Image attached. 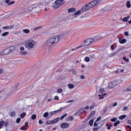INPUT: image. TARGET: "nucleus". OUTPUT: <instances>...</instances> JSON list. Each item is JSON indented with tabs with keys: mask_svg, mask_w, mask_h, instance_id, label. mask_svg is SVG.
Here are the masks:
<instances>
[{
	"mask_svg": "<svg viewBox=\"0 0 131 131\" xmlns=\"http://www.w3.org/2000/svg\"><path fill=\"white\" fill-rule=\"evenodd\" d=\"M96 106V104L95 102H93L92 103V105L90 107V109L91 110L95 106Z\"/></svg>",
	"mask_w": 131,
	"mask_h": 131,
	"instance_id": "nucleus-19",
	"label": "nucleus"
},
{
	"mask_svg": "<svg viewBox=\"0 0 131 131\" xmlns=\"http://www.w3.org/2000/svg\"><path fill=\"white\" fill-rule=\"evenodd\" d=\"M85 111L84 110V108H82L76 112L77 114L82 113L83 112H85Z\"/></svg>",
	"mask_w": 131,
	"mask_h": 131,
	"instance_id": "nucleus-10",
	"label": "nucleus"
},
{
	"mask_svg": "<svg viewBox=\"0 0 131 131\" xmlns=\"http://www.w3.org/2000/svg\"><path fill=\"white\" fill-rule=\"evenodd\" d=\"M100 126H97L96 128H94L93 129V131H97L100 129Z\"/></svg>",
	"mask_w": 131,
	"mask_h": 131,
	"instance_id": "nucleus-29",
	"label": "nucleus"
},
{
	"mask_svg": "<svg viewBox=\"0 0 131 131\" xmlns=\"http://www.w3.org/2000/svg\"><path fill=\"white\" fill-rule=\"evenodd\" d=\"M48 115V112H46L44 113L43 115V116L44 117H47Z\"/></svg>",
	"mask_w": 131,
	"mask_h": 131,
	"instance_id": "nucleus-39",
	"label": "nucleus"
},
{
	"mask_svg": "<svg viewBox=\"0 0 131 131\" xmlns=\"http://www.w3.org/2000/svg\"><path fill=\"white\" fill-rule=\"evenodd\" d=\"M68 12L69 13L73 12L76 10V9L75 8H69L67 9Z\"/></svg>",
	"mask_w": 131,
	"mask_h": 131,
	"instance_id": "nucleus-11",
	"label": "nucleus"
},
{
	"mask_svg": "<svg viewBox=\"0 0 131 131\" xmlns=\"http://www.w3.org/2000/svg\"><path fill=\"white\" fill-rule=\"evenodd\" d=\"M90 45L92 44L93 42V39H90Z\"/></svg>",
	"mask_w": 131,
	"mask_h": 131,
	"instance_id": "nucleus-55",
	"label": "nucleus"
},
{
	"mask_svg": "<svg viewBox=\"0 0 131 131\" xmlns=\"http://www.w3.org/2000/svg\"><path fill=\"white\" fill-rule=\"evenodd\" d=\"M23 31L26 34H28L29 32L30 31L28 29H25L23 30Z\"/></svg>",
	"mask_w": 131,
	"mask_h": 131,
	"instance_id": "nucleus-24",
	"label": "nucleus"
},
{
	"mask_svg": "<svg viewBox=\"0 0 131 131\" xmlns=\"http://www.w3.org/2000/svg\"><path fill=\"white\" fill-rule=\"evenodd\" d=\"M8 26L9 27V29H11L14 27V26L13 25H11Z\"/></svg>",
	"mask_w": 131,
	"mask_h": 131,
	"instance_id": "nucleus-64",
	"label": "nucleus"
},
{
	"mask_svg": "<svg viewBox=\"0 0 131 131\" xmlns=\"http://www.w3.org/2000/svg\"><path fill=\"white\" fill-rule=\"evenodd\" d=\"M57 92L58 93H60L62 92V90L61 89H59L57 90Z\"/></svg>",
	"mask_w": 131,
	"mask_h": 131,
	"instance_id": "nucleus-42",
	"label": "nucleus"
},
{
	"mask_svg": "<svg viewBox=\"0 0 131 131\" xmlns=\"http://www.w3.org/2000/svg\"><path fill=\"white\" fill-rule=\"evenodd\" d=\"M126 6L127 7L129 8L131 7L130 2L129 1H128L126 3Z\"/></svg>",
	"mask_w": 131,
	"mask_h": 131,
	"instance_id": "nucleus-23",
	"label": "nucleus"
},
{
	"mask_svg": "<svg viewBox=\"0 0 131 131\" xmlns=\"http://www.w3.org/2000/svg\"><path fill=\"white\" fill-rule=\"evenodd\" d=\"M93 122H94L93 119H91L90 121L89 124L90 126H92V125H93Z\"/></svg>",
	"mask_w": 131,
	"mask_h": 131,
	"instance_id": "nucleus-30",
	"label": "nucleus"
},
{
	"mask_svg": "<svg viewBox=\"0 0 131 131\" xmlns=\"http://www.w3.org/2000/svg\"><path fill=\"white\" fill-rule=\"evenodd\" d=\"M25 113L23 112L20 114V117L21 118H23L26 115Z\"/></svg>",
	"mask_w": 131,
	"mask_h": 131,
	"instance_id": "nucleus-21",
	"label": "nucleus"
},
{
	"mask_svg": "<svg viewBox=\"0 0 131 131\" xmlns=\"http://www.w3.org/2000/svg\"><path fill=\"white\" fill-rule=\"evenodd\" d=\"M122 48L119 49L117 51H116L115 52L113 53L112 54H113V56L115 55L118 52H119L120 51L122 50Z\"/></svg>",
	"mask_w": 131,
	"mask_h": 131,
	"instance_id": "nucleus-17",
	"label": "nucleus"
},
{
	"mask_svg": "<svg viewBox=\"0 0 131 131\" xmlns=\"http://www.w3.org/2000/svg\"><path fill=\"white\" fill-rule=\"evenodd\" d=\"M25 127L24 126H23L20 128V129L21 130H25Z\"/></svg>",
	"mask_w": 131,
	"mask_h": 131,
	"instance_id": "nucleus-60",
	"label": "nucleus"
},
{
	"mask_svg": "<svg viewBox=\"0 0 131 131\" xmlns=\"http://www.w3.org/2000/svg\"><path fill=\"white\" fill-rule=\"evenodd\" d=\"M102 0H95L90 2L92 8L95 6L99 5L101 1Z\"/></svg>",
	"mask_w": 131,
	"mask_h": 131,
	"instance_id": "nucleus-3",
	"label": "nucleus"
},
{
	"mask_svg": "<svg viewBox=\"0 0 131 131\" xmlns=\"http://www.w3.org/2000/svg\"><path fill=\"white\" fill-rule=\"evenodd\" d=\"M64 0H57L55 2V3H57L59 6H61L64 4L65 2H63Z\"/></svg>",
	"mask_w": 131,
	"mask_h": 131,
	"instance_id": "nucleus-6",
	"label": "nucleus"
},
{
	"mask_svg": "<svg viewBox=\"0 0 131 131\" xmlns=\"http://www.w3.org/2000/svg\"><path fill=\"white\" fill-rule=\"evenodd\" d=\"M120 123V121H118L114 123V126L115 127L117 125L119 124Z\"/></svg>",
	"mask_w": 131,
	"mask_h": 131,
	"instance_id": "nucleus-28",
	"label": "nucleus"
},
{
	"mask_svg": "<svg viewBox=\"0 0 131 131\" xmlns=\"http://www.w3.org/2000/svg\"><path fill=\"white\" fill-rule=\"evenodd\" d=\"M4 124V121H1L0 122V129L3 127Z\"/></svg>",
	"mask_w": 131,
	"mask_h": 131,
	"instance_id": "nucleus-18",
	"label": "nucleus"
},
{
	"mask_svg": "<svg viewBox=\"0 0 131 131\" xmlns=\"http://www.w3.org/2000/svg\"><path fill=\"white\" fill-rule=\"evenodd\" d=\"M117 120V119L116 118L114 117L111 119V121L112 122H114L116 121Z\"/></svg>",
	"mask_w": 131,
	"mask_h": 131,
	"instance_id": "nucleus-38",
	"label": "nucleus"
},
{
	"mask_svg": "<svg viewBox=\"0 0 131 131\" xmlns=\"http://www.w3.org/2000/svg\"><path fill=\"white\" fill-rule=\"evenodd\" d=\"M101 116H99V117L97 118V119L96 120V121H99L101 119Z\"/></svg>",
	"mask_w": 131,
	"mask_h": 131,
	"instance_id": "nucleus-58",
	"label": "nucleus"
},
{
	"mask_svg": "<svg viewBox=\"0 0 131 131\" xmlns=\"http://www.w3.org/2000/svg\"><path fill=\"white\" fill-rule=\"evenodd\" d=\"M90 45L92 44L93 42V39H90Z\"/></svg>",
	"mask_w": 131,
	"mask_h": 131,
	"instance_id": "nucleus-54",
	"label": "nucleus"
},
{
	"mask_svg": "<svg viewBox=\"0 0 131 131\" xmlns=\"http://www.w3.org/2000/svg\"><path fill=\"white\" fill-rule=\"evenodd\" d=\"M15 46H12L2 49L0 51V56L6 55L11 53L15 50Z\"/></svg>",
	"mask_w": 131,
	"mask_h": 131,
	"instance_id": "nucleus-2",
	"label": "nucleus"
},
{
	"mask_svg": "<svg viewBox=\"0 0 131 131\" xmlns=\"http://www.w3.org/2000/svg\"><path fill=\"white\" fill-rule=\"evenodd\" d=\"M9 32H6L4 33L3 34H2V36H5L9 34Z\"/></svg>",
	"mask_w": 131,
	"mask_h": 131,
	"instance_id": "nucleus-35",
	"label": "nucleus"
},
{
	"mask_svg": "<svg viewBox=\"0 0 131 131\" xmlns=\"http://www.w3.org/2000/svg\"><path fill=\"white\" fill-rule=\"evenodd\" d=\"M124 34L126 36H128L129 35L128 32L127 31H126L124 32Z\"/></svg>",
	"mask_w": 131,
	"mask_h": 131,
	"instance_id": "nucleus-52",
	"label": "nucleus"
},
{
	"mask_svg": "<svg viewBox=\"0 0 131 131\" xmlns=\"http://www.w3.org/2000/svg\"><path fill=\"white\" fill-rule=\"evenodd\" d=\"M29 41L30 42H31L32 43H34V44H35V42L33 40H30Z\"/></svg>",
	"mask_w": 131,
	"mask_h": 131,
	"instance_id": "nucleus-51",
	"label": "nucleus"
},
{
	"mask_svg": "<svg viewBox=\"0 0 131 131\" xmlns=\"http://www.w3.org/2000/svg\"><path fill=\"white\" fill-rule=\"evenodd\" d=\"M34 46V43L29 42L28 43V45H26V48H28L29 50H30V48H33Z\"/></svg>",
	"mask_w": 131,
	"mask_h": 131,
	"instance_id": "nucleus-8",
	"label": "nucleus"
},
{
	"mask_svg": "<svg viewBox=\"0 0 131 131\" xmlns=\"http://www.w3.org/2000/svg\"><path fill=\"white\" fill-rule=\"evenodd\" d=\"M119 41L121 43L123 44L125 43L127 41V40L125 39H123V40H121V39H119Z\"/></svg>",
	"mask_w": 131,
	"mask_h": 131,
	"instance_id": "nucleus-12",
	"label": "nucleus"
},
{
	"mask_svg": "<svg viewBox=\"0 0 131 131\" xmlns=\"http://www.w3.org/2000/svg\"><path fill=\"white\" fill-rule=\"evenodd\" d=\"M126 90L128 91H131V85L128 86Z\"/></svg>",
	"mask_w": 131,
	"mask_h": 131,
	"instance_id": "nucleus-37",
	"label": "nucleus"
},
{
	"mask_svg": "<svg viewBox=\"0 0 131 131\" xmlns=\"http://www.w3.org/2000/svg\"><path fill=\"white\" fill-rule=\"evenodd\" d=\"M81 12V10H78L76 11V12L74 13V15L76 16L80 14Z\"/></svg>",
	"mask_w": 131,
	"mask_h": 131,
	"instance_id": "nucleus-22",
	"label": "nucleus"
},
{
	"mask_svg": "<svg viewBox=\"0 0 131 131\" xmlns=\"http://www.w3.org/2000/svg\"><path fill=\"white\" fill-rule=\"evenodd\" d=\"M117 85L115 81L111 82L108 85V88L111 89Z\"/></svg>",
	"mask_w": 131,
	"mask_h": 131,
	"instance_id": "nucleus-5",
	"label": "nucleus"
},
{
	"mask_svg": "<svg viewBox=\"0 0 131 131\" xmlns=\"http://www.w3.org/2000/svg\"><path fill=\"white\" fill-rule=\"evenodd\" d=\"M69 125V124L68 123H63L61 125L60 127L62 128H65L68 127Z\"/></svg>",
	"mask_w": 131,
	"mask_h": 131,
	"instance_id": "nucleus-9",
	"label": "nucleus"
},
{
	"mask_svg": "<svg viewBox=\"0 0 131 131\" xmlns=\"http://www.w3.org/2000/svg\"><path fill=\"white\" fill-rule=\"evenodd\" d=\"M15 115V113L14 112H12L11 113L10 115L12 116H14Z\"/></svg>",
	"mask_w": 131,
	"mask_h": 131,
	"instance_id": "nucleus-40",
	"label": "nucleus"
},
{
	"mask_svg": "<svg viewBox=\"0 0 131 131\" xmlns=\"http://www.w3.org/2000/svg\"><path fill=\"white\" fill-rule=\"evenodd\" d=\"M20 49L21 50H24V48L23 47H20Z\"/></svg>",
	"mask_w": 131,
	"mask_h": 131,
	"instance_id": "nucleus-62",
	"label": "nucleus"
},
{
	"mask_svg": "<svg viewBox=\"0 0 131 131\" xmlns=\"http://www.w3.org/2000/svg\"><path fill=\"white\" fill-rule=\"evenodd\" d=\"M80 78L82 79H84L85 78V76L83 75H81L80 76Z\"/></svg>",
	"mask_w": 131,
	"mask_h": 131,
	"instance_id": "nucleus-57",
	"label": "nucleus"
},
{
	"mask_svg": "<svg viewBox=\"0 0 131 131\" xmlns=\"http://www.w3.org/2000/svg\"><path fill=\"white\" fill-rule=\"evenodd\" d=\"M54 99L55 100H57L58 99V97L57 96H56L54 97Z\"/></svg>",
	"mask_w": 131,
	"mask_h": 131,
	"instance_id": "nucleus-61",
	"label": "nucleus"
},
{
	"mask_svg": "<svg viewBox=\"0 0 131 131\" xmlns=\"http://www.w3.org/2000/svg\"><path fill=\"white\" fill-rule=\"evenodd\" d=\"M36 115L35 114H33L31 116V118L32 119L34 120L36 118Z\"/></svg>",
	"mask_w": 131,
	"mask_h": 131,
	"instance_id": "nucleus-32",
	"label": "nucleus"
},
{
	"mask_svg": "<svg viewBox=\"0 0 131 131\" xmlns=\"http://www.w3.org/2000/svg\"><path fill=\"white\" fill-rule=\"evenodd\" d=\"M60 6H59V5L57 3H55V4L53 6V7L55 8H57Z\"/></svg>",
	"mask_w": 131,
	"mask_h": 131,
	"instance_id": "nucleus-26",
	"label": "nucleus"
},
{
	"mask_svg": "<svg viewBox=\"0 0 131 131\" xmlns=\"http://www.w3.org/2000/svg\"><path fill=\"white\" fill-rule=\"evenodd\" d=\"M9 27L8 26H4L3 27L4 29H6L9 28Z\"/></svg>",
	"mask_w": 131,
	"mask_h": 131,
	"instance_id": "nucleus-53",
	"label": "nucleus"
},
{
	"mask_svg": "<svg viewBox=\"0 0 131 131\" xmlns=\"http://www.w3.org/2000/svg\"><path fill=\"white\" fill-rule=\"evenodd\" d=\"M127 122L128 124H130L131 125V121L130 120H128Z\"/></svg>",
	"mask_w": 131,
	"mask_h": 131,
	"instance_id": "nucleus-59",
	"label": "nucleus"
},
{
	"mask_svg": "<svg viewBox=\"0 0 131 131\" xmlns=\"http://www.w3.org/2000/svg\"><path fill=\"white\" fill-rule=\"evenodd\" d=\"M101 96V95L100 94H99V97H100L99 98V99H103L104 98V96Z\"/></svg>",
	"mask_w": 131,
	"mask_h": 131,
	"instance_id": "nucleus-47",
	"label": "nucleus"
},
{
	"mask_svg": "<svg viewBox=\"0 0 131 131\" xmlns=\"http://www.w3.org/2000/svg\"><path fill=\"white\" fill-rule=\"evenodd\" d=\"M97 121H96L94 123V126H98V124L97 123H96V122Z\"/></svg>",
	"mask_w": 131,
	"mask_h": 131,
	"instance_id": "nucleus-48",
	"label": "nucleus"
},
{
	"mask_svg": "<svg viewBox=\"0 0 131 131\" xmlns=\"http://www.w3.org/2000/svg\"><path fill=\"white\" fill-rule=\"evenodd\" d=\"M90 3H89L85 5V6H86L88 10L92 8L90 5Z\"/></svg>",
	"mask_w": 131,
	"mask_h": 131,
	"instance_id": "nucleus-14",
	"label": "nucleus"
},
{
	"mask_svg": "<svg viewBox=\"0 0 131 131\" xmlns=\"http://www.w3.org/2000/svg\"><path fill=\"white\" fill-rule=\"evenodd\" d=\"M95 113V112L93 111L91 112V113L89 114V116L90 117H91Z\"/></svg>",
	"mask_w": 131,
	"mask_h": 131,
	"instance_id": "nucleus-25",
	"label": "nucleus"
},
{
	"mask_svg": "<svg viewBox=\"0 0 131 131\" xmlns=\"http://www.w3.org/2000/svg\"><path fill=\"white\" fill-rule=\"evenodd\" d=\"M9 124V123L8 122H6L4 124V126L6 127Z\"/></svg>",
	"mask_w": 131,
	"mask_h": 131,
	"instance_id": "nucleus-49",
	"label": "nucleus"
},
{
	"mask_svg": "<svg viewBox=\"0 0 131 131\" xmlns=\"http://www.w3.org/2000/svg\"><path fill=\"white\" fill-rule=\"evenodd\" d=\"M123 59L126 62H128L129 61L128 59L126 58L125 57H124L123 58Z\"/></svg>",
	"mask_w": 131,
	"mask_h": 131,
	"instance_id": "nucleus-41",
	"label": "nucleus"
},
{
	"mask_svg": "<svg viewBox=\"0 0 131 131\" xmlns=\"http://www.w3.org/2000/svg\"><path fill=\"white\" fill-rule=\"evenodd\" d=\"M59 38L58 37H53L48 39L45 43L47 47L51 46L53 44L57 43L59 40Z\"/></svg>",
	"mask_w": 131,
	"mask_h": 131,
	"instance_id": "nucleus-1",
	"label": "nucleus"
},
{
	"mask_svg": "<svg viewBox=\"0 0 131 131\" xmlns=\"http://www.w3.org/2000/svg\"><path fill=\"white\" fill-rule=\"evenodd\" d=\"M21 53L23 55L26 54H27V52L25 51H21Z\"/></svg>",
	"mask_w": 131,
	"mask_h": 131,
	"instance_id": "nucleus-46",
	"label": "nucleus"
},
{
	"mask_svg": "<svg viewBox=\"0 0 131 131\" xmlns=\"http://www.w3.org/2000/svg\"><path fill=\"white\" fill-rule=\"evenodd\" d=\"M111 48L112 50H113L114 49V45H112L111 46Z\"/></svg>",
	"mask_w": 131,
	"mask_h": 131,
	"instance_id": "nucleus-56",
	"label": "nucleus"
},
{
	"mask_svg": "<svg viewBox=\"0 0 131 131\" xmlns=\"http://www.w3.org/2000/svg\"><path fill=\"white\" fill-rule=\"evenodd\" d=\"M85 41H86L88 46L90 45V39H86Z\"/></svg>",
	"mask_w": 131,
	"mask_h": 131,
	"instance_id": "nucleus-34",
	"label": "nucleus"
},
{
	"mask_svg": "<svg viewBox=\"0 0 131 131\" xmlns=\"http://www.w3.org/2000/svg\"><path fill=\"white\" fill-rule=\"evenodd\" d=\"M90 59L89 57H86L85 58V60L86 62H89L90 61Z\"/></svg>",
	"mask_w": 131,
	"mask_h": 131,
	"instance_id": "nucleus-33",
	"label": "nucleus"
},
{
	"mask_svg": "<svg viewBox=\"0 0 131 131\" xmlns=\"http://www.w3.org/2000/svg\"><path fill=\"white\" fill-rule=\"evenodd\" d=\"M65 107H64L62 108H60L59 109L54 111L53 112H50V114L51 115H50V116H51L52 115L54 114L55 113H57L58 112H61L62 111V110L63 108H64Z\"/></svg>",
	"mask_w": 131,
	"mask_h": 131,
	"instance_id": "nucleus-7",
	"label": "nucleus"
},
{
	"mask_svg": "<svg viewBox=\"0 0 131 131\" xmlns=\"http://www.w3.org/2000/svg\"><path fill=\"white\" fill-rule=\"evenodd\" d=\"M105 91V90L104 89L101 88H100V89L99 90V93L102 94V95L103 96V93Z\"/></svg>",
	"mask_w": 131,
	"mask_h": 131,
	"instance_id": "nucleus-13",
	"label": "nucleus"
},
{
	"mask_svg": "<svg viewBox=\"0 0 131 131\" xmlns=\"http://www.w3.org/2000/svg\"><path fill=\"white\" fill-rule=\"evenodd\" d=\"M68 118H69V120H70V121H71V120H72L73 118V117L72 116H70L69 117H68Z\"/></svg>",
	"mask_w": 131,
	"mask_h": 131,
	"instance_id": "nucleus-50",
	"label": "nucleus"
},
{
	"mask_svg": "<svg viewBox=\"0 0 131 131\" xmlns=\"http://www.w3.org/2000/svg\"><path fill=\"white\" fill-rule=\"evenodd\" d=\"M128 109V107H127L125 106L123 108V111H125L127 110Z\"/></svg>",
	"mask_w": 131,
	"mask_h": 131,
	"instance_id": "nucleus-44",
	"label": "nucleus"
},
{
	"mask_svg": "<svg viewBox=\"0 0 131 131\" xmlns=\"http://www.w3.org/2000/svg\"><path fill=\"white\" fill-rule=\"evenodd\" d=\"M122 20L124 22H126L128 21V19H127V18L126 17H124L123 18V19H122Z\"/></svg>",
	"mask_w": 131,
	"mask_h": 131,
	"instance_id": "nucleus-36",
	"label": "nucleus"
},
{
	"mask_svg": "<svg viewBox=\"0 0 131 131\" xmlns=\"http://www.w3.org/2000/svg\"><path fill=\"white\" fill-rule=\"evenodd\" d=\"M68 86L70 89H71L73 88L74 86L72 84H69L68 85Z\"/></svg>",
	"mask_w": 131,
	"mask_h": 131,
	"instance_id": "nucleus-31",
	"label": "nucleus"
},
{
	"mask_svg": "<svg viewBox=\"0 0 131 131\" xmlns=\"http://www.w3.org/2000/svg\"><path fill=\"white\" fill-rule=\"evenodd\" d=\"M39 123L40 124H41L42 123V120L41 119H40L39 121Z\"/></svg>",
	"mask_w": 131,
	"mask_h": 131,
	"instance_id": "nucleus-63",
	"label": "nucleus"
},
{
	"mask_svg": "<svg viewBox=\"0 0 131 131\" xmlns=\"http://www.w3.org/2000/svg\"><path fill=\"white\" fill-rule=\"evenodd\" d=\"M59 117H57L53 120H52L53 122V124H54L57 122L59 121Z\"/></svg>",
	"mask_w": 131,
	"mask_h": 131,
	"instance_id": "nucleus-15",
	"label": "nucleus"
},
{
	"mask_svg": "<svg viewBox=\"0 0 131 131\" xmlns=\"http://www.w3.org/2000/svg\"><path fill=\"white\" fill-rule=\"evenodd\" d=\"M20 120L21 119L20 118H17L16 120V123H19V122L20 121Z\"/></svg>",
	"mask_w": 131,
	"mask_h": 131,
	"instance_id": "nucleus-43",
	"label": "nucleus"
},
{
	"mask_svg": "<svg viewBox=\"0 0 131 131\" xmlns=\"http://www.w3.org/2000/svg\"><path fill=\"white\" fill-rule=\"evenodd\" d=\"M126 115H124L119 116V118L121 119L122 120L125 118L126 117Z\"/></svg>",
	"mask_w": 131,
	"mask_h": 131,
	"instance_id": "nucleus-27",
	"label": "nucleus"
},
{
	"mask_svg": "<svg viewBox=\"0 0 131 131\" xmlns=\"http://www.w3.org/2000/svg\"><path fill=\"white\" fill-rule=\"evenodd\" d=\"M15 2L14 1H12L11 2L9 3V4H8V5H12V4H13Z\"/></svg>",
	"mask_w": 131,
	"mask_h": 131,
	"instance_id": "nucleus-45",
	"label": "nucleus"
},
{
	"mask_svg": "<svg viewBox=\"0 0 131 131\" xmlns=\"http://www.w3.org/2000/svg\"><path fill=\"white\" fill-rule=\"evenodd\" d=\"M46 123L47 125L52 124H53V122L52 121H48L46 122Z\"/></svg>",
	"mask_w": 131,
	"mask_h": 131,
	"instance_id": "nucleus-20",
	"label": "nucleus"
},
{
	"mask_svg": "<svg viewBox=\"0 0 131 131\" xmlns=\"http://www.w3.org/2000/svg\"><path fill=\"white\" fill-rule=\"evenodd\" d=\"M87 43L86 42V41L85 40L84 41H83L81 44V45L80 46H78V47H77L75 49H72L71 50L72 51H73L74 50H76L78 48H81L83 47H86L88 46L87 45Z\"/></svg>",
	"mask_w": 131,
	"mask_h": 131,
	"instance_id": "nucleus-4",
	"label": "nucleus"
},
{
	"mask_svg": "<svg viewBox=\"0 0 131 131\" xmlns=\"http://www.w3.org/2000/svg\"><path fill=\"white\" fill-rule=\"evenodd\" d=\"M82 10L83 12H86L88 10L87 7H86V6H85V5L83 7Z\"/></svg>",
	"mask_w": 131,
	"mask_h": 131,
	"instance_id": "nucleus-16",
	"label": "nucleus"
}]
</instances>
